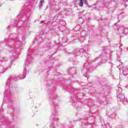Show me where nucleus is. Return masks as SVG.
<instances>
[{"instance_id": "1", "label": "nucleus", "mask_w": 128, "mask_h": 128, "mask_svg": "<svg viewBox=\"0 0 128 128\" xmlns=\"http://www.w3.org/2000/svg\"><path fill=\"white\" fill-rule=\"evenodd\" d=\"M122 89L120 88H118L117 92L118 100V102H126V98L124 97V94L122 93Z\"/></svg>"}, {"instance_id": "2", "label": "nucleus", "mask_w": 128, "mask_h": 128, "mask_svg": "<svg viewBox=\"0 0 128 128\" xmlns=\"http://www.w3.org/2000/svg\"><path fill=\"white\" fill-rule=\"evenodd\" d=\"M119 30H120V34H128V28H124L122 27H120Z\"/></svg>"}, {"instance_id": "3", "label": "nucleus", "mask_w": 128, "mask_h": 128, "mask_svg": "<svg viewBox=\"0 0 128 128\" xmlns=\"http://www.w3.org/2000/svg\"><path fill=\"white\" fill-rule=\"evenodd\" d=\"M84 4H88V0H80V6H84Z\"/></svg>"}, {"instance_id": "4", "label": "nucleus", "mask_w": 128, "mask_h": 128, "mask_svg": "<svg viewBox=\"0 0 128 128\" xmlns=\"http://www.w3.org/2000/svg\"><path fill=\"white\" fill-rule=\"evenodd\" d=\"M126 72H128V68L126 70L123 69V74H126Z\"/></svg>"}, {"instance_id": "5", "label": "nucleus", "mask_w": 128, "mask_h": 128, "mask_svg": "<svg viewBox=\"0 0 128 128\" xmlns=\"http://www.w3.org/2000/svg\"><path fill=\"white\" fill-rule=\"evenodd\" d=\"M79 6H80V3L79 4Z\"/></svg>"}, {"instance_id": "6", "label": "nucleus", "mask_w": 128, "mask_h": 128, "mask_svg": "<svg viewBox=\"0 0 128 128\" xmlns=\"http://www.w3.org/2000/svg\"><path fill=\"white\" fill-rule=\"evenodd\" d=\"M126 50H128V48H126Z\"/></svg>"}, {"instance_id": "7", "label": "nucleus", "mask_w": 128, "mask_h": 128, "mask_svg": "<svg viewBox=\"0 0 128 128\" xmlns=\"http://www.w3.org/2000/svg\"><path fill=\"white\" fill-rule=\"evenodd\" d=\"M103 62V63H104V62Z\"/></svg>"}]
</instances>
